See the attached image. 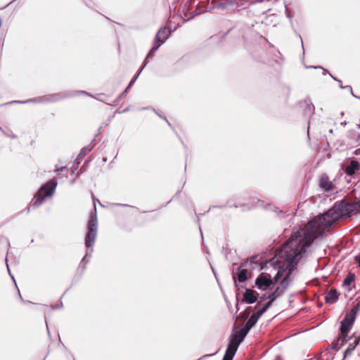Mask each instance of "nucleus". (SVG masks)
Wrapping results in <instances>:
<instances>
[{
  "instance_id": "dca6fc26",
  "label": "nucleus",
  "mask_w": 360,
  "mask_h": 360,
  "mask_svg": "<svg viewBox=\"0 0 360 360\" xmlns=\"http://www.w3.org/2000/svg\"><path fill=\"white\" fill-rule=\"evenodd\" d=\"M91 150H92V147H90V146L84 147L81 150L80 153H79L77 158L75 160V161H77V165L79 164V160L83 159L87 153H89L91 151Z\"/></svg>"
},
{
  "instance_id": "58836bf2",
  "label": "nucleus",
  "mask_w": 360,
  "mask_h": 360,
  "mask_svg": "<svg viewBox=\"0 0 360 360\" xmlns=\"http://www.w3.org/2000/svg\"><path fill=\"white\" fill-rule=\"evenodd\" d=\"M227 206H228V207H236V208H237V207H239V206H238V205H236V204L231 205L230 203H228V204H227Z\"/></svg>"
},
{
  "instance_id": "f03ea898",
  "label": "nucleus",
  "mask_w": 360,
  "mask_h": 360,
  "mask_svg": "<svg viewBox=\"0 0 360 360\" xmlns=\"http://www.w3.org/2000/svg\"><path fill=\"white\" fill-rule=\"evenodd\" d=\"M296 237L297 236L292 235L290 239L283 247V250L285 255V260L288 263V273L275 290L268 295V298L276 300L284 293L291 282L290 276L292 271L295 268L298 261L307 252V248L308 247L303 246L304 244Z\"/></svg>"
},
{
  "instance_id": "c85d7f7f",
  "label": "nucleus",
  "mask_w": 360,
  "mask_h": 360,
  "mask_svg": "<svg viewBox=\"0 0 360 360\" xmlns=\"http://www.w3.org/2000/svg\"><path fill=\"white\" fill-rule=\"evenodd\" d=\"M268 299V295H263L261 297H260V301L257 302V304H256V307H257L260 303L263 301H264L265 300Z\"/></svg>"
},
{
  "instance_id": "5701e85b",
  "label": "nucleus",
  "mask_w": 360,
  "mask_h": 360,
  "mask_svg": "<svg viewBox=\"0 0 360 360\" xmlns=\"http://www.w3.org/2000/svg\"><path fill=\"white\" fill-rule=\"evenodd\" d=\"M77 94H82V95H89V96H92V95L89 94V93H87L86 91H78V92H77ZM93 97L97 100L103 101L101 98V94H96V96H93Z\"/></svg>"
},
{
  "instance_id": "a19ab883",
  "label": "nucleus",
  "mask_w": 360,
  "mask_h": 360,
  "mask_svg": "<svg viewBox=\"0 0 360 360\" xmlns=\"http://www.w3.org/2000/svg\"><path fill=\"white\" fill-rule=\"evenodd\" d=\"M117 206H121V207H129V205L127 204H115Z\"/></svg>"
},
{
  "instance_id": "a211bd4d",
  "label": "nucleus",
  "mask_w": 360,
  "mask_h": 360,
  "mask_svg": "<svg viewBox=\"0 0 360 360\" xmlns=\"http://www.w3.org/2000/svg\"><path fill=\"white\" fill-rule=\"evenodd\" d=\"M355 276L354 274L349 273L346 278L343 281V285L344 286H349L352 281H354Z\"/></svg>"
},
{
  "instance_id": "aec40b11",
  "label": "nucleus",
  "mask_w": 360,
  "mask_h": 360,
  "mask_svg": "<svg viewBox=\"0 0 360 360\" xmlns=\"http://www.w3.org/2000/svg\"><path fill=\"white\" fill-rule=\"evenodd\" d=\"M160 44H156L153 42V46L148 53L147 57H153L154 56L155 52L159 49Z\"/></svg>"
},
{
  "instance_id": "49530a36",
  "label": "nucleus",
  "mask_w": 360,
  "mask_h": 360,
  "mask_svg": "<svg viewBox=\"0 0 360 360\" xmlns=\"http://www.w3.org/2000/svg\"><path fill=\"white\" fill-rule=\"evenodd\" d=\"M329 133L333 134V129H330L329 130Z\"/></svg>"
},
{
  "instance_id": "c9c22d12",
  "label": "nucleus",
  "mask_w": 360,
  "mask_h": 360,
  "mask_svg": "<svg viewBox=\"0 0 360 360\" xmlns=\"http://www.w3.org/2000/svg\"><path fill=\"white\" fill-rule=\"evenodd\" d=\"M4 133L7 136L11 137V138H12V139H15V138H17V136H16L15 134H6V133H5L4 131Z\"/></svg>"
},
{
  "instance_id": "de8ad7c7",
  "label": "nucleus",
  "mask_w": 360,
  "mask_h": 360,
  "mask_svg": "<svg viewBox=\"0 0 360 360\" xmlns=\"http://www.w3.org/2000/svg\"><path fill=\"white\" fill-rule=\"evenodd\" d=\"M307 136H308V137H309V129L307 130Z\"/></svg>"
},
{
  "instance_id": "ea45409f",
  "label": "nucleus",
  "mask_w": 360,
  "mask_h": 360,
  "mask_svg": "<svg viewBox=\"0 0 360 360\" xmlns=\"http://www.w3.org/2000/svg\"><path fill=\"white\" fill-rule=\"evenodd\" d=\"M129 89L126 88V89L124 91V92L120 95V97L124 96L128 91Z\"/></svg>"
},
{
  "instance_id": "7c9ffc66",
  "label": "nucleus",
  "mask_w": 360,
  "mask_h": 360,
  "mask_svg": "<svg viewBox=\"0 0 360 360\" xmlns=\"http://www.w3.org/2000/svg\"><path fill=\"white\" fill-rule=\"evenodd\" d=\"M253 327V325H250V323H248V321H246L243 328L245 329L246 330H248V332L250 331V330Z\"/></svg>"
},
{
  "instance_id": "a878e982",
  "label": "nucleus",
  "mask_w": 360,
  "mask_h": 360,
  "mask_svg": "<svg viewBox=\"0 0 360 360\" xmlns=\"http://www.w3.org/2000/svg\"><path fill=\"white\" fill-rule=\"evenodd\" d=\"M310 68H321L323 70V75H326V74H329V75L333 79H336V78H335L327 70L323 68L321 66H311Z\"/></svg>"
},
{
  "instance_id": "4468645a",
  "label": "nucleus",
  "mask_w": 360,
  "mask_h": 360,
  "mask_svg": "<svg viewBox=\"0 0 360 360\" xmlns=\"http://www.w3.org/2000/svg\"><path fill=\"white\" fill-rule=\"evenodd\" d=\"M360 169V164L356 160L350 161L349 164L345 168V173L349 175H353Z\"/></svg>"
},
{
  "instance_id": "4c0bfd02",
  "label": "nucleus",
  "mask_w": 360,
  "mask_h": 360,
  "mask_svg": "<svg viewBox=\"0 0 360 360\" xmlns=\"http://www.w3.org/2000/svg\"><path fill=\"white\" fill-rule=\"evenodd\" d=\"M259 310L262 312V314L267 311V309L264 307H263L262 308L259 309Z\"/></svg>"
},
{
  "instance_id": "f3484780",
  "label": "nucleus",
  "mask_w": 360,
  "mask_h": 360,
  "mask_svg": "<svg viewBox=\"0 0 360 360\" xmlns=\"http://www.w3.org/2000/svg\"><path fill=\"white\" fill-rule=\"evenodd\" d=\"M238 272L237 275V280L239 282H245L248 278L247 270L245 269H241V267H238Z\"/></svg>"
},
{
  "instance_id": "20e7f679",
  "label": "nucleus",
  "mask_w": 360,
  "mask_h": 360,
  "mask_svg": "<svg viewBox=\"0 0 360 360\" xmlns=\"http://www.w3.org/2000/svg\"><path fill=\"white\" fill-rule=\"evenodd\" d=\"M95 212L90 216L87 224V233L85 236L84 243L89 250L86 252L84 257L89 259L91 257L94 251L93 247L94 245L96 238L98 233V221L96 217V209L94 207Z\"/></svg>"
},
{
  "instance_id": "72a5a7b5",
  "label": "nucleus",
  "mask_w": 360,
  "mask_h": 360,
  "mask_svg": "<svg viewBox=\"0 0 360 360\" xmlns=\"http://www.w3.org/2000/svg\"><path fill=\"white\" fill-rule=\"evenodd\" d=\"M253 315L256 316L257 319L259 320V319L260 318V316L262 315V312L258 310L257 312L252 314Z\"/></svg>"
},
{
  "instance_id": "412c9836",
  "label": "nucleus",
  "mask_w": 360,
  "mask_h": 360,
  "mask_svg": "<svg viewBox=\"0 0 360 360\" xmlns=\"http://www.w3.org/2000/svg\"><path fill=\"white\" fill-rule=\"evenodd\" d=\"M88 262L89 259L84 257L79 263V269H81L82 271H84Z\"/></svg>"
},
{
  "instance_id": "423d86ee",
  "label": "nucleus",
  "mask_w": 360,
  "mask_h": 360,
  "mask_svg": "<svg viewBox=\"0 0 360 360\" xmlns=\"http://www.w3.org/2000/svg\"><path fill=\"white\" fill-rule=\"evenodd\" d=\"M274 284L271 276L266 273L260 274L255 281V286L259 289H262L263 287L269 288Z\"/></svg>"
},
{
  "instance_id": "f257e3e1",
  "label": "nucleus",
  "mask_w": 360,
  "mask_h": 360,
  "mask_svg": "<svg viewBox=\"0 0 360 360\" xmlns=\"http://www.w3.org/2000/svg\"><path fill=\"white\" fill-rule=\"evenodd\" d=\"M356 208V203L344 200L337 202L331 209L314 217L303 229H300L292 235L297 236L296 238L304 244L303 246L309 248L317 237L328 231L335 222L349 217Z\"/></svg>"
},
{
  "instance_id": "e433bc0d",
  "label": "nucleus",
  "mask_w": 360,
  "mask_h": 360,
  "mask_svg": "<svg viewBox=\"0 0 360 360\" xmlns=\"http://www.w3.org/2000/svg\"><path fill=\"white\" fill-rule=\"evenodd\" d=\"M335 80L338 82V84H339V86H340L341 89H344V87H345V86H342L341 80H339V79H336Z\"/></svg>"
},
{
  "instance_id": "2f4dec72",
  "label": "nucleus",
  "mask_w": 360,
  "mask_h": 360,
  "mask_svg": "<svg viewBox=\"0 0 360 360\" xmlns=\"http://www.w3.org/2000/svg\"><path fill=\"white\" fill-rule=\"evenodd\" d=\"M344 89H347V90H349V91H350V92H351V94H352L353 96H354V97L357 98V96H356L353 94L352 88V86H349V85L345 86ZM358 98H359V97H358Z\"/></svg>"
},
{
  "instance_id": "c756f323",
  "label": "nucleus",
  "mask_w": 360,
  "mask_h": 360,
  "mask_svg": "<svg viewBox=\"0 0 360 360\" xmlns=\"http://www.w3.org/2000/svg\"><path fill=\"white\" fill-rule=\"evenodd\" d=\"M18 295H19V297H20V301L24 303V304H33L31 301H26L25 300H23V298L22 297L21 295H20V290H18Z\"/></svg>"
},
{
  "instance_id": "473e14b6",
  "label": "nucleus",
  "mask_w": 360,
  "mask_h": 360,
  "mask_svg": "<svg viewBox=\"0 0 360 360\" xmlns=\"http://www.w3.org/2000/svg\"><path fill=\"white\" fill-rule=\"evenodd\" d=\"M63 307V303L60 302V304H55V305H51V308L52 309H60Z\"/></svg>"
},
{
  "instance_id": "c03bdc74",
  "label": "nucleus",
  "mask_w": 360,
  "mask_h": 360,
  "mask_svg": "<svg viewBox=\"0 0 360 360\" xmlns=\"http://www.w3.org/2000/svg\"><path fill=\"white\" fill-rule=\"evenodd\" d=\"M46 326L47 330H49L48 323H47V321H46ZM48 333H49V331H48Z\"/></svg>"
},
{
  "instance_id": "a18cd8bd",
  "label": "nucleus",
  "mask_w": 360,
  "mask_h": 360,
  "mask_svg": "<svg viewBox=\"0 0 360 360\" xmlns=\"http://www.w3.org/2000/svg\"><path fill=\"white\" fill-rule=\"evenodd\" d=\"M346 124H347V123H346V122H341V124H342V125H346Z\"/></svg>"
},
{
  "instance_id": "f704fd0d",
  "label": "nucleus",
  "mask_w": 360,
  "mask_h": 360,
  "mask_svg": "<svg viewBox=\"0 0 360 360\" xmlns=\"http://www.w3.org/2000/svg\"><path fill=\"white\" fill-rule=\"evenodd\" d=\"M157 115H158L160 117H161V118H162L164 120H165V121H166V122L167 123V124H168L169 127H172L171 124L169 123V122L167 120V119L165 117H163V116H162L161 115H160V114H158V113H157Z\"/></svg>"
},
{
  "instance_id": "79ce46f5",
  "label": "nucleus",
  "mask_w": 360,
  "mask_h": 360,
  "mask_svg": "<svg viewBox=\"0 0 360 360\" xmlns=\"http://www.w3.org/2000/svg\"><path fill=\"white\" fill-rule=\"evenodd\" d=\"M356 155H360V149H356L355 150L354 153Z\"/></svg>"
},
{
  "instance_id": "b1692460",
  "label": "nucleus",
  "mask_w": 360,
  "mask_h": 360,
  "mask_svg": "<svg viewBox=\"0 0 360 360\" xmlns=\"http://www.w3.org/2000/svg\"><path fill=\"white\" fill-rule=\"evenodd\" d=\"M247 321L250 323V325H253L254 326L258 321V319H257L256 316L252 314V316L249 318V319Z\"/></svg>"
},
{
  "instance_id": "9d476101",
  "label": "nucleus",
  "mask_w": 360,
  "mask_h": 360,
  "mask_svg": "<svg viewBox=\"0 0 360 360\" xmlns=\"http://www.w3.org/2000/svg\"><path fill=\"white\" fill-rule=\"evenodd\" d=\"M257 295L258 293L255 292L253 290L246 288L243 294L242 302L248 304H253L257 300Z\"/></svg>"
},
{
  "instance_id": "f8f14e48",
  "label": "nucleus",
  "mask_w": 360,
  "mask_h": 360,
  "mask_svg": "<svg viewBox=\"0 0 360 360\" xmlns=\"http://www.w3.org/2000/svg\"><path fill=\"white\" fill-rule=\"evenodd\" d=\"M319 187L324 191H331L334 188L333 183L329 180V178L326 175H322L319 180Z\"/></svg>"
},
{
  "instance_id": "9b49d317",
  "label": "nucleus",
  "mask_w": 360,
  "mask_h": 360,
  "mask_svg": "<svg viewBox=\"0 0 360 360\" xmlns=\"http://www.w3.org/2000/svg\"><path fill=\"white\" fill-rule=\"evenodd\" d=\"M238 345L235 343L231 340H229V343L228 345V347L226 349V353L224 356V360H232L236 352H237Z\"/></svg>"
},
{
  "instance_id": "6ab92c4d",
  "label": "nucleus",
  "mask_w": 360,
  "mask_h": 360,
  "mask_svg": "<svg viewBox=\"0 0 360 360\" xmlns=\"http://www.w3.org/2000/svg\"><path fill=\"white\" fill-rule=\"evenodd\" d=\"M146 65H147V61H146V60H145L144 64H143V67L141 68V70L137 73V75L134 77V78L131 80V82H129V85L127 86V89H130L131 86L134 84V83L136 82V79L138 78L139 75H140L141 72L143 70V69L145 68V66Z\"/></svg>"
},
{
  "instance_id": "7ed1b4c3",
  "label": "nucleus",
  "mask_w": 360,
  "mask_h": 360,
  "mask_svg": "<svg viewBox=\"0 0 360 360\" xmlns=\"http://www.w3.org/2000/svg\"><path fill=\"white\" fill-rule=\"evenodd\" d=\"M360 310V302L352 307L350 311H347L340 323V336L336 342L332 344V349L339 350L341 347L347 343V334L356 319V314Z\"/></svg>"
},
{
  "instance_id": "39448f33",
  "label": "nucleus",
  "mask_w": 360,
  "mask_h": 360,
  "mask_svg": "<svg viewBox=\"0 0 360 360\" xmlns=\"http://www.w3.org/2000/svg\"><path fill=\"white\" fill-rule=\"evenodd\" d=\"M57 184L58 183L56 180L51 179L42 185L34 195L32 202V206L38 207L42 203L45 198L51 196L55 192Z\"/></svg>"
},
{
  "instance_id": "ddd939ff",
  "label": "nucleus",
  "mask_w": 360,
  "mask_h": 360,
  "mask_svg": "<svg viewBox=\"0 0 360 360\" xmlns=\"http://www.w3.org/2000/svg\"><path fill=\"white\" fill-rule=\"evenodd\" d=\"M339 293L336 289H330L325 295V301L329 304L335 303L339 297Z\"/></svg>"
},
{
  "instance_id": "2eb2a0df",
  "label": "nucleus",
  "mask_w": 360,
  "mask_h": 360,
  "mask_svg": "<svg viewBox=\"0 0 360 360\" xmlns=\"http://www.w3.org/2000/svg\"><path fill=\"white\" fill-rule=\"evenodd\" d=\"M248 333V331L243 328L240 330L238 334L233 335L230 340L235 342V343L240 345V342L243 340Z\"/></svg>"
},
{
  "instance_id": "0eeeda50",
  "label": "nucleus",
  "mask_w": 360,
  "mask_h": 360,
  "mask_svg": "<svg viewBox=\"0 0 360 360\" xmlns=\"http://www.w3.org/2000/svg\"><path fill=\"white\" fill-rule=\"evenodd\" d=\"M360 338L356 335L348 336L347 342L348 347L344 352V358L352 354V352L355 349L356 346L359 344Z\"/></svg>"
},
{
  "instance_id": "cd10ccee",
  "label": "nucleus",
  "mask_w": 360,
  "mask_h": 360,
  "mask_svg": "<svg viewBox=\"0 0 360 360\" xmlns=\"http://www.w3.org/2000/svg\"><path fill=\"white\" fill-rule=\"evenodd\" d=\"M7 261H8V260H7V257H6V264L7 270H8V271L9 274L11 275V278H12V279L13 280V281H14V282H15V278H14V276L11 274V272L10 268H9V266H8V263H7ZM15 286L17 287V284H16V283H15Z\"/></svg>"
},
{
  "instance_id": "1a4fd4ad",
  "label": "nucleus",
  "mask_w": 360,
  "mask_h": 360,
  "mask_svg": "<svg viewBox=\"0 0 360 360\" xmlns=\"http://www.w3.org/2000/svg\"><path fill=\"white\" fill-rule=\"evenodd\" d=\"M169 34L170 31L168 28L165 27L160 28L156 34L154 43L160 44V46L167 39Z\"/></svg>"
},
{
  "instance_id": "6e6552de",
  "label": "nucleus",
  "mask_w": 360,
  "mask_h": 360,
  "mask_svg": "<svg viewBox=\"0 0 360 360\" xmlns=\"http://www.w3.org/2000/svg\"><path fill=\"white\" fill-rule=\"evenodd\" d=\"M66 97L65 95H61V94H56V95H53L52 96L51 98H32V99H29V100H27V101H12L11 102V103H37V102H43V101H58L59 99H61V98H63Z\"/></svg>"
},
{
  "instance_id": "37998d69",
  "label": "nucleus",
  "mask_w": 360,
  "mask_h": 360,
  "mask_svg": "<svg viewBox=\"0 0 360 360\" xmlns=\"http://www.w3.org/2000/svg\"><path fill=\"white\" fill-rule=\"evenodd\" d=\"M66 169V167H60V169L56 168V171H57V172H58V171H59V170H60V171H63V169Z\"/></svg>"
},
{
  "instance_id": "bb28decb",
  "label": "nucleus",
  "mask_w": 360,
  "mask_h": 360,
  "mask_svg": "<svg viewBox=\"0 0 360 360\" xmlns=\"http://www.w3.org/2000/svg\"><path fill=\"white\" fill-rule=\"evenodd\" d=\"M268 299L269 300L264 306L267 310L271 306L272 303L276 300H273V298H268Z\"/></svg>"
},
{
  "instance_id": "393cba45",
  "label": "nucleus",
  "mask_w": 360,
  "mask_h": 360,
  "mask_svg": "<svg viewBox=\"0 0 360 360\" xmlns=\"http://www.w3.org/2000/svg\"><path fill=\"white\" fill-rule=\"evenodd\" d=\"M283 271L279 270L277 271V273L273 280L274 284L279 280V278L283 276Z\"/></svg>"
},
{
  "instance_id": "4be33fe9",
  "label": "nucleus",
  "mask_w": 360,
  "mask_h": 360,
  "mask_svg": "<svg viewBox=\"0 0 360 360\" xmlns=\"http://www.w3.org/2000/svg\"><path fill=\"white\" fill-rule=\"evenodd\" d=\"M314 110V107L312 104L307 103L306 108L304 109V114L305 115L312 114Z\"/></svg>"
}]
</instances>
